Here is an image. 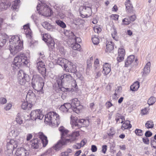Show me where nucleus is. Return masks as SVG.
I'll return each instance as SVG.
<instances>
[{
  "label": "nucleus",
  "mask_w": 156,
  "mask_h": 156,
  "mask_svg": "<svg viewBox=\"0 0 156 156\" xmlns=\"http://www.w3.org/2000/svg\"><path fill=\"white\" fill-rule=\"evenodd\" d=\"M9 43V49L12 54H15L19 51L23 47L22 42L20 41L18 36H12L10 39Z\"/></svg>",
  "instance_id": "nucleus-1"
},
{
  "label": "nucleus",
  "mask_w": 156,
  "mask_h": 156,
  "mask_svg": "<svg viewBox=\"0 0 156 156\" xmlns=\"http://www.w3.org/2000/svg\"><path fill=\"white\" fill-rule=\"evenodd\" d=\"M44 122L57 126L60 123L59 116L55 112H49L45 115Z\"/></svg>",
  "instance_id": "nucleus-2"
},
{
  "label": "nucleus",
  "mask_w": 156,
  "mask_h": 156,
  "mask_svg": "<svg viewBox=\"0 0 156 156\" xmlns=\"http://www.w3.org/2000/svg\"><path fill=\"white\" fill-rule=\"evenodd\" d=\"M70 123L73 128L76 129L82 127H87L89 125V122L88 120L81 119L78 120L76 121V118L71 116Z\"/></svg>",
  "instance_id": "nucleus-3"
},
{
  "label": "nucleus",
  "mask_w": 156,
  "mask_h": 156,
  "mask_svg": "<svg viewBox=\"0 0 156 156\" xmlns=\"http://www.w3.org/2000/svg\"><path fill=\"white\" fill-rule=\"evenodd\" d=\"M32 85L34 89L37 91H42L44 83L42 78L39 75H34L32 79Z\"/></svg>",
  "instance_id": "nucleus-4"
},
{
  "label": "nucleus",
  "mask_w": 156,
  "mask_h": 156,
  "mask_svg": "<svg viewBox=\"0 0 156 156\" xmlns=\"http://www.w3.org/2000/svg\"><path fill=\"white\" fill-rule=\"evenodd\" d=\"M28 63L27 57L23 54L16 57L13 62V65L16 68H19L21 65L27 64Z\"/></svg>",
  "instance_id": "nucleus-5"
},
{
  "label": "nucleus",
  "mask_w": 156,
  "mask_h": 156,
  "mask_svg": "<svg viewBox=\"0 0 156 156\" xmlns=\"http://www.w3.org/2000/svg\"><path fill=\"white\" fill-rule=\"evenodd\" d=\"M37 10L39 11L38 12L39 14L46 16H48L51 15V10L45 4L41 5L39 3L37 5Z\"/></svg>",
  "instance_id": "nucleus-6"
},
{
  "label": "nucleus",
  "mask_w": 156,
  "mask_h": 156,
  "mask_svg": "<svg viewBox=\"0 0 156 156\" xmlns=\"http://www.w3.org/2000/svg\"><path fill=\"white\" fill-rule=\"evenodd\" d=\"M31 119L36 120L37 119L42 120L44 116L42 111L40 109L33 110L30 114Z\"/></svg>",
  "instance_id": "nucleus-7"
},
{
  "label": "nucleus",
  "mask_w": 156,
  "mask_h": 156,
  "mask_svg": "<svg viewBox=\"0 0 156 156\" xmlns=\"http://www.w3.org/2000/svg\"><path fill=\"white\" fill-rule=\"evenodd\" d=\"M72 77L69 74H64L58 77L57 82L58 86H60L62 83L65 82H69L72 80Z\"/></svg>",
  "instance_id": "nucleus-8"
},
{
  "label": "nucleus",
  "mask_w": 156,
  "mask_h": 156,
  "mask_svg": "<svg viewBox=\"0 0 156 156\" xmlns=\"http://www.w3.org/2000/svg\"><path fill=\"white\" fill-rule=\"evenodd\" d=\"M28 75L25 74L22 70H20L18 73V80L21 85H24L27 81Z\"/></svg>",
  "instance_id": "nucleus-9"
},
{
  "label": "nucleus",
  "mask_w": 156,
  "mask_h": 156,
  "mask_svg": "<svg viewBox=\"0 0 156 156\" xmlns=\"http://www.w3.org/2000/svg\"><path fill=\"white\" fill-rule=\"evenodd\" d=\"M16 144L14 140H11L7 141L6 145L7 151L9 155H11L13 153L14 149L17 147V145Z\"/></svg>",
  "instance_id": "nucleus-10"
},
{
  "label": "nucleus",
  "mask_w": 156,
  "mask_h": 156,
  "mask_svg": "<svg viewBox=\"0 0 156 156\" xmlns=\"http://www.w3.org/2000/svg\"><path fill=\"white\" fill-rule=\"evenodd\" d=\"M92 13L91 8L89 6H84L80 12L81 16L83 18L89 17L91 15Z\"/></svg>",
  "instance_id": "nucleus-11"
},
{
  "label": "nucleus",
  "mask_w": 156,
  "mask_h": 156,
  "mask_svg": "<svg viewBox=\"0 0 156 156\" xmlns=\"http://www.w3.org/2000/svg\"><path fill=\"white\" fill-rule=\"evenodd\" d=\"M72 106V109L73 111L77 113L80 112V109L79 108L80 106V102L77 98H74L71 101V103Z\"/></svg>",
  "instance_id": "nucleus-12"
},
{
  "label": "nucleus",
  "mask_w": 156,
  "mask_h": 156,
  "mask_svg": "<svg viewBox=\"0 0 156 156\" xmlns=\"http://www.w3.org/2000/svg\"><path fill=\"white\" fill-rule=\"evenodd\" d=\"M44 63L42 60H39L37 63L36 67L39 72L43 76L45 75L46 73V69L45 67Z\"/></svg>",
  "instance_id": "nucleus-13"
},
{
  "label": "nucleus",
  "mask_w": 156,
  "mask_h": 156,
  "mask_svg": "<svg viewBox=\"0 0 156 156\" xmlns=\"http://www.w3.org/2000/svg\"><path fill=\"white\" fill-rule=\"evenodd\" d=\"M64 69L66 72L72 73H75L76 71V66L73 65L71 62L69 61L66 64Z\"/></svg>",
  "instance_id": "nucleus-14"
},
{
  "label": "nucleus",
  "mask_w": 156,
  "mask_h": 156,
  "mask_svg": "<svg viewBox=\"0 0 156 156\" xmlns=\"http://www.w3.org/2000/svg\"><path fill=\"white\" fill-rule=\"evenodd\" d=\"M16 154L17 156H27L29 154V151L23 147L17 148Z\"/></svg>",
  "instance_id": "nucleus-15"
},
{
  "label": "nucleus",
  "mask_w": 156,
  "mask_h": 156,
  "mask_svg": "<svg viewBox=\"0 0 156 156\" xmlns=\"http://www.w3.org/2000/svg\"><path fill=\"white\" fill-rule=\"evenodd\" d=\"M59 131L61 133V139L65 141L66 142V139L67 138H66L69 137L68 136V133L69 131L63 127L62 126L59 128Z\"/></svg>",
  "instance_id": "nucleus-16"
},
{
  "label": "nucleus",
  "mask_w": 156,
  "mask_h": 156,
  "mask_svg": "<svg viewBox=\"0 0 156 156\" xmlns=\"http://www.w3.org/2000/svg\"><path fill=\"white\" fill-rule=\"evenodd\" d=\"M67 143L65 141L61 139L55 146H53V149L56 151H58L63 148V146L66 145Z\"/></svg>",
  "instance_id": "nucleus-17"
},
{
  "label": "nucleus",
  "mask_w": 156,
  "mask_h": 156,
  "mask_svg": "<svg viewBox=\"0 0 156 156\" xmlns=\"http://www.w3.org/2000/svg\"><path fill=\"white\" fill-rule=\"evenodd\" d=\"M23 29L26 37L28 38L31 39L32 37V33L29 27V24L28 23L23 26Z\"/></svg>",
  "instance_id": "nucleus-18"
},
{
  "label": "nucleus",
  "mask_w": 156,
  "mask_h": 156,
  "mask_svg": "<svg viewBox=\"0 0 156 156\" xmlns=\"http://www.w3.org/2000/svg\"><path fill=\"white\" fill-rule=\"evenodd\" d=\"M125 55V50L122 48H119L118 50V56L117 58V61L120 62L123 60Z\"/></svg>",
  "instance_id": "nucleus-19"
},
{
  "label": "nucleus",
  "mask_w": 156,
  "mask_h": 156,
  "mask_svg": "<svg viewBox=\"0 0 156 156\" xmlns=\"http://www.w3.org/2000/svg\"><path fill=\"white\" fill-rule=\"evenodd\" d=\"M79 135V133L77 132L73 133L71 135H69V138L67 139L66 142L67 143L69 142H72L75 141L77 137Z\"/></svg>",
  "instance_id": "nucleus-20"
},
{
  "label": "nucleus",
  "mask_w": 156,
  "mask_h": 156,
  "mask_svg": "<svg viewBox=\"0 0 156 156\" xmlns=\"http://www.w3.org/2000/svg\"><path fill=\"white\" fill-rule=\"evenodd\" d=\"M38 136L42 141L43 146L45 147L47 145L48 142L47 137L42 132H39L38 133Z\"/></svg>",
  "instance_id": "nucleus-21"
},
{
  "label": "nucleus",
  "mask_w": 156,
  "mask_h": 156,
  "mask_svg": "<svg viewBox=\"0 0 156 156\" xmlns=\"http://www.w3.org/2000/svg\"><path fill=\"white\" fill-rule=\"evenodd\" d=\"M41 25L44 28L48 31H53L54 30V27L47 21L42 22Z\"/></svg>",
  "instance_id": "nucleus-22"
},
{
  "label": "nucleus",
  "mask_w": 156,
  "mask_h": 156,
  "mask_svg": "<svg viewBox=\"0 0 156 156\" xmlns=\"http://www.w3.org/2000/svg\"><path fill=\"white\" fill-rule=\"evenodd\" d=\"M40 142L37 138H34L31 141V147L35 149L38 148L40 145Z\"/></svg>",
  "instance_id": "nucleus-23"
},
{
  "label": "nucleus",
  "mask_w": 156,
  "mask_h": 156,
  "mask_svg": "<svg viewBox=\"0 0 156 156\" xmlns=\"http://www.w3.org/2000/svg\"><path fill=\"white\" fill-rule=\"evenodd\" d=\"M27 98L30 100L31 103H34L36 99L34 93L31 90H29L27 95Z\"/></svg>",
  "instance_id": "nucleus-24"
},
{
  "label": "nucleus",
  "mask_w": 156,
  "mask_h": 156,
  "mask_svg": "<svg viewBox=\"0 0 156 156\" xmlns=\"http://www.w3.org/2000/svg\"><path fill=\"white\" fill-rule=\"evenodd\" d=\"M111 66L110 64L105 63L103 66L102 72L105 75H107L111 71Z\"/></svg>",
  "instance_id": "nucleus-25"
},
{
  "label": "nucleus",
  "mask_w": 156,
  "mask_h": 156,
  "mask_svg": "<svg viewBox=\"0 0 156 156\" xmlns=\"http://www.w3.org/2000/svg\"><path fill=\"white\" fill-rule=\"evenodd\" d=\"M56 62L57 64L64 68L68 62V60L64 58H59L57 60Z\"/></svg>",
  "instance_id": "nucleus-26"
},
{
  "label": "nucleus",
  "mask_w": 156,
  "mask_h": 156,
  "mask_svg": "<svg viewBox=\"0 0 156 156\" xmlns=\"http://www.w3.org/2000/svg\"><path fill=\"white\" fill-rule=\"evenodd\" d=\"M151 65L150 62H148L146 64L143 69V75L146 76L150 72Z\"/></svg>",
  "instance_id": "nucleus-27"
},
{
  "label": "nucleus",
  "mask_w": 156,
  "mask_h": 156,
  "mask_svg": "<svg viewBox=\"0 0 156 156\" xmlns=\"http://www.w3.org/2000/svg\"><path fill=\"white\" fill-rule=\"evenodd\" d=\"M135 57L133 55H130L128 57L125 62V66L128 67L133 62Z\"/></svg>",
  "instance_id": "nucleus-28"
},
{
  "label": "nucleus",
  "mask_w": 156,
  "mask_h": 156,
  "mask_svg": "<svg viewBox=\"0 0 156 156\" xmlns=\"http://www.w3.org/2000/svg\"><path fill=\"white\" fill-rule=\"evenodd\" d=\"M8 38L7 35H0V47H2L6 43Z\"/></svg>",
  "instance_id": "nucleus-29"
},
{
  "label": "nucleus",
  "mask_w": 156,
  "mask_h": 156,
  "mask_svg": "<svg viewBox=\"0 0 156 156\" xmlns=\"http://www.w3.org/2000/svg\"><path fill=\"white\" fill-rule=\"evenodd\" d=\"M21 129H15L12 130L9 133L10 136L17 137L21 132Z\"/></svg>",
  "instance_id": "nucleus-30"
},
{
  "label": "nucleus",
  "mask_w": 156,
  "mask_h": 156,
  "mask_svg": "<svg viewBox=\"0 0 156 156\" xmlns=\"http://www.w3.org/2000/svg\"><path fill=\"white\" fill-rule=\"evenodd\" d=\"M33 106L32 103H28L27 101H24L22 103L21 105L22 108L23 110L31 109Z\"/></svg>",
  "instance_id": "nucleus-31"
},
{
  "label": "nucleus",
  "mask_w": 156,
  "mask_h": 156,
  "mask_svg": "<svg viewBox=\"0 0 156 156\" xmlns=\"http://www.w3.org/2000/svg\"><path fill=\"white\" fill-rule=\"evenodd\" d=\"M20 2V0H16L12 2L11 3V9L16 10L19 7Z\"/></svg>",
  "instance_id": "nucleus-32"
},
{
  "label": "nucleus",
  "mask_w": 156,
  "mask_h": 156,
  "mask_svg": "<svg viewBox=\"0 0 156 156\" xmlns=\"http://www.w3.org/2000/svg\"><path fill=\"white\" fill-rule=\"evenodd\" d=\"M115 119L116 122L119 123H122L125 120L124 117L121 116V114L119 113L116 114Z\"/></svg>",
  "instance_id": "nucleus-33"
},
{
  "label": "nucleus",
  "mask_w": 156,
  "mask_h": 156,
  "mask_svg": "<svg viewBox=\"0 0 156 156\" xmlns=\"http://www.w3.org/2000/svg\"><path fill=\"white\" fill-rule=\"evenodd\" d=\"M139 87V82L138 81H136L131 86L130 89L133 91H135L138 89Z\"/></svg>",
  "instance_id": "nucleus-34"
},
{
  "label": "nucleus",
  "mask_w": 156,
  "mask_h": 156,
  "mask_svg": "<svg viewBox=\"0 0 156 156\" xmlns=\"http://www.w3.org/2000/svg\"><path fill=\"white\" fill-rule=\"evenodd\" d=\"M15 143L18 146V145L22 144L24 142V138L23 137L17 136L14 140Z\"/></svg>",
  "instance_id": "nucleus-35"
},
{
  "label": "nucleus",
  "mask_w": 156,
  "mask_h": 156,
  "mask_svg": "<svg viewBox=\"0 0 156 156\" xmlns=\"http://www.w3.org/2000/svg\"><path fill=\"white\" fill-rule=\"evenodd\" d=\"M42 37L43 40L46 43L50 41V40L52 39L50 35L48 34H43Z\"/></svg>",
  "instance_id": "nucleus-36"
},
{
  "label": "nucleus",
  "mask_w": 156,
  "mask_h": 156,
  "mask_svg": "<svg viewBox=\"0 0 156 156\" xmlns=\"http://www.w3.org/2000/svg\"><path fill=\"white\" fill-rule=\"evenodd\" d=\"M131 125L130 124L129 121H126L124 122L121 128L123 130L131 127Z\"/></svg>",
  "instance_id": "nucleus-37"
},
{
  "label": "nucleus",
  "mask_w": 156,
  "mask_h": 156,
  "mask_svg": "<svg viewBox=\"0 0 156 156\" xmlns=\"http://www.w3.org/2000/svg\"><path fill=\"white\" fill-rule=\"evenodd\" d=\"M117 35V31L114 28H113V31L112 33V36L113 39L116 41H118L119 40V38Z\"/></svg>",
  "instance_id": "nucleus-38"
},
{
  "label": "nucleus",
  "mask_w": 156,
  "mask_h": 156,
  "mask_svg": "<svg viewBox=\"0 0 156 156\" xmlns=\"http://www.w3.org/2000/svg\"><path fill=\"white\" fill-rule=\"evenodd\" d=\"M130 1L129 0H128L125 3L126 7V9L128 11H131L133 8L132 5L130 3Z\"/></svg>",
  "instance_id": "nucleus-39"
},
{
  "label": "nucleus",
  "mask_w": 156,
  "mask_h": 156,
  "mask_svg": "<svg viewBox=\"0 0 156 156\" xmlns=\"http://www.w3.org/2000/svg\"><path fill=\"white\" fill-rule=\"evenodd\" d=\"M145 126L147 129L152 128L154 126V124L152 120L147 121L145 124Z\"/></svg>",
  "instance_id": "nucleus-40"
},
{
  "label": "nucleus",
  "mask_w": 156,
  "mask_h": 156,
  "mask_svg": "<svg viewBox=\"0 0 156 156\" xmlns=\"http://www.w3.org/2000/svg\"><path fill=\"white\" fill-rule=\"evenodd\" d=\"M56 23L58 26L63 28H65L66 27V24L62 21L57 20L56 21Z\"/></svg>",
  "instance_id": "nucleus-41"
},
{
  "label": "nucleus",
  "mask_w": 156,
  "mask_h": 156,
  "mask_svg": "<svg viewBox=\"0 0 156 156\" xmlns=\"http://www.w3.org/2000/svg\"><path fill=\"white\" fill-rule=\"evenodd\" d=\"M156 101V99L154 97H151L148 100L147 103L150 106L153 105Z\"/></svg>",
  "instance_id": "nucleus-42"
},
{
  "label": "nucleus",
  "mask_w": 156,
  "mask_h": 156,
  "mask_svg": "<svg viewBox=\"0 0 156 156\" xmlns=\"http://www.w3.org/2000/svg\"><path fill=\"white\" fill-rule=\"evenodd\" d=\"M111 44H107L106 45V50L107 52H110L114 49L113 45L112 42H110Z\"/></svg>",
  "instance_id": "nucleus-43"
},
{
  "label": "nucleus",
  "mask_w": 156,
  "mask_h": 156,
  "mask_svg": "<svg viewBox=\"0 0 156 156\" xmlns=\"http://www.w3.org/2000/svg\"><path fill=\"white\" fill-rule=\"evenodd\" d=\"M17 122L19 124H21L23 123L22 119L21 117L20 114L18 113L16 118Z\"/></svg>",
  "instance_id": "nucleus-44"
},
{
  "label": "nucleus",
  "mask_w": 156,
  "mask_h": 156,
  "mask_svg": "<svg viewBox=\"0 0 156 156\" xmlns=\"http://www.w3.org/2000/svg\"><path fill=\"white\" fill-rule=\"evenodd\" d=\"M80 45L77 43H75L73 44L72 46V48L74 50L77 51L80 50Z\"/></svg>",
  "instance_id": "nucleus-45"
},
{
  "label": "nucleus",
  "mask_w": 156,
  "mask_h": 156,
  "mask_svg": "<svg viewBox=\"0 0 156 156\" xmlns=\"http://www.w3.org/2000/svg\"><path fill=\"white\" fill-rule=\"evenodd\" d=\"M122 90V88L121 86H119L115 90V93H114V94L115 96L117 95H119L121 92Z\"/></svg>",
  "instance_id": "nucleus-46"
},
{
  "label": "nucleus",
  "mask_w": 156,
  "mask_h": 156,
  "mask_svg": "<svg viewBox=\"0 0 156 156\" xmlns=\"http://www.w3.org/2000/svg\"><path fill=\"white\" fill-rule=\"evenodd\" d=\"M47 43L48 47L51 48L52 49L54 48L55 43L53 39L51 40L50 41H49L48 42H47Z\"/></svg>",
  "instance_id": "nucleus-47"
},
{
  "label": "nucleus",
  "mask_w": 156,
  "mask_h": 156,
  "mask_svg": "<svg viewBox=\"0 0 156 156\" xmlns=\"http://www.w3.org/2000/svg\"><path fill=\"white\" fill-rule=\"evenodd\" d=\"M92 40L93 44L95 45H97L99 42V39L96 36L93 37Z\"/></svg>",
  "instance_id": "nucleus-48"
},
{
  "label": "nucleus",
  "mask_w": 156,
  "mask_h": 156,
  "mask_svg": "<svg viewBox=\"0 0 156 156\" xmlns=\"http://www.w3.org/2000/svg\"><path fill=\"white\" fill-rule=\"evenodd\" d=\"M9 6V5H6L5 3L4 2L0 4V9L2 10H6Z\"/></svg>",
  "instance_id": "nucleus-49"
},
{
  "label": "nucleus",
  "mask_w": 156,
  "mask_h": 156,
  "mask_svg": "<svg viewBox=\"0 0 156 156\" xmlns=\"http://www.w3.org/2000/svg\"><path fill=\"white\" fill-rule=\"evenodd\" d=\"M130 23L129 19L127 18L124 19L122 21V25H128Z\"/></svg>",
  "instance_id": "nucleus-50"
},
{
  "label": "nucleus",
  "mask_w": 156,
  "mask_h": 156,
  "mask_svg": "<svg viewBox=\"0 0 156 156\" xmlns=\"http://www.w3.org/2000/svg\"><path fill=\"white\" fill-rule=\"evenodd\" d=\"M99 60L98 58H96L94 61V67L95 69H97L99 68Z\"/></svg>",
  "instance_id": "nucleus-51"
},
{
  "label": "nucleus",
  "mask_w": 156,
  "mask_h": 156,
  "mask_svg": "<svg viewBox=\"0 0 156 156\" xmlns=\"http://www.w3.org/2000/svg\"><path fill=\"white\" fill-rule=\"evenodd\" d=\"M135 133L138 136H141L143 135L142 130L140 129H136L135 131Z\"/></svg>",
  "instance_id": "nucleus-52"
},
{
  "label": "nucleus",
  "mask_w": 156,
  "mask_h": 156,
  "mask_svg": "<svg viewBox=\"0 0 156 156\" xmlns=\"http://www.w3.org/2000/svg\"><path fill=\"white\" fill-rule=\"evenodd\" d=\"M59 109L60 111L64 112H66L68 111L67 108L65 106H64V105H62L59 107Z\"/></svg>",
  "instance_id": "nucleus-53"
},
{
  "label": "nucleus",
  "mask_w": 156,
  "mask_h": 156,
  "mask_svg": "<svg viewBox=\"0 0 156 156\" xmlns=\"http://www.w3.org/2000/svg\"><path fill=\"white\" fill-rule=\"evenodd\" d=\"M115 133V131H114L113 128H111L109 131L108 133V135L109 136H112Z\"/></svg>",
  "instance_id": "nucleus-54"
},
{
  "label": "nucleus",
  "mask_w": 156,
  "mask_h": 156,
  "mask_svg": "<svg viewBox=\"0 0 156 156\" xmlns=\"http://www.w3.org/2000/svg\"><path fill=\"white\" fill-rule=\"evenodd\" d=\"M64 105L67 108V109L68 111L69 109L71 108L72 109V106L71 103H65Z\"/></svg>",
  "instance_id": "nucleus-55"
},
{
  "label": "nucleus",
  "mask_w": 156,
  "mask_h": 156,
  "mask_svg": "<svg viewBox=\"0 0 156 156\" xmlns=\"http://www.w3.org/2000/svg\"><path fill=\"white\" fill-rule=\"evenodd\" d=\"M72 89V88H66L63 87H61V90L63 92H68L71 91Z\"/></svg>",
  "instance_id": "nucleus-56"
},
{
  "label": "nucleus",
  "mask_w": 156,
  "mask_h": 156,
  "mask_svg": "<svg viewBox=\"0 0 156 156\" xmlns=\"http://www.w3.org/2000/svg\"><path fill=\"white\" fill-rule=\"evenodd\" d=\"M94 30L95 33H97L98 34L99 33L101 30V28L98 27H94Z\"/></svg>",
  "instance_id": "nucleus-57"
},
{
  "label": "nucleus",
  "mask_w": 156,
  "mask_h": 156,
  "mask_svg": "<svg viewBox=\"0 0 156 156\" xmlns=\"http://www.w3.org/2000/svg\"><path fill=\"white\" fill-rule=\"evenodd\" d=\"M143 141L146 144H149V139L146 137L143 138Z\"/></svg>",
  "instance_id": "nucleus-58"
},
{
  "label": "nucleus",
  "mask_w": 156,
  "mask_h": 156,
  "mask_svg": "<svg viewBox=\"0 0 156 156\" xmlns=\"http://www.w3.org/2000/svg\"><path fill=\"white\" fill-rule=\"evenodd\" d=\"M7 102L6 99L4 98H0V103L2 104H5Z\"/></svg>",
  "instance_id": "nucleus-59"
},
{
  "label": "nucleus",
  "mask_w": 156,
  "mask_h": 156,
  "mask_svg": "<svg viewBox=\"0 0 156 156\" xmlns=\"http://www.w3.org/2000/svg\"><path fill=\"white\" fill-rule=\"evenodd\" d=\"M148 110L146 108H145L142 109L141 111V113L143 115H146L148 113Z\"/></svg>",
  "instance_id": "nucleus-60"
},
{
  "label": "nucleus",
  "mask_w": 156,
  "mask_h": 156,
  "mask_svg": "<svg viewBox=\"0 0 156 156\" xmlns=\"http://www.w3.org/2000/svg\"><path fill=\"white\" fill-rule=\"evenodd\" d=\"M152 135V133L149 131H147L145 134V136L147 137H150Z\"/></svg>",
  "instance_id": "nucleus-61"
},
{
  "label": "nucleus",
  "mask_w": 156,
  "mask_h": 156,
  "mask_svg": "<svg viewBox=\"0 0 156 156\" xmlns=\"http://www.w3.org/2000/svg\"><path fill=\"white\" fill-rule=\"evenodd\" d=\"M111 17L114 20H116L118 19L119 16L116 14H112L111 16Z\"/></svg>",
  "instance_id": "nucleus-62"
},
{
  "label": "nucleus",
  "mask_w": 156,
  "mask_h": 156,
  "mask_svg": "<svg viewBox=\"0 0 156 156\" xmlns=\"http://www.w3.org/2000/svg\"><path fill=\"white\" fill-rule=\"evenodd\" d=\"M107 150V146L106 145H103L102 146V151L104 154L106 153V151Z\"/></svg>",
  "instance_id": "nucleus-63"
},
{
  "label": "nucleus",
  "mask_w": 156,
  "mask_h": 156,
  "mask_svg": "<svg viewBox=\"0 0 156 156\" xmlns=\"http://www.w3.org/2000/svg\"><path fill=\"white\" fill-rule=\"evenodd\" d=\"M50 152L51 150H48V151H47L46 152H45V153L42 154L41 155V156H46L48 155L49 154H50Z\"/></svg>",
  "instance_id": "nucleus-64"
}]
</instances>
